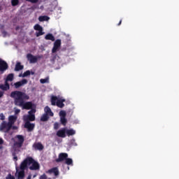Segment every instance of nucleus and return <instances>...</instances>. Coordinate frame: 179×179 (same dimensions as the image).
<instances>
[{
  "label": "nucleus",
  "instance_id": "nucleus-1",
  "mask_svg": "<svg viewBox=\"0 0 179 179\" xmlns=\"http://www.w3.org/2000/svg\"><path fill=\"white\" fill-rule=\"evenodd\" d=\"M10 97L14 99L15 106L22 107V110H34L33 102L27 101L30 99L27 94L21 91H13L10 93Z\"/></svg>",
  "mask_w": 179,
  "mask_h": 179
},
{
  "label": "nucleus",
  "instance_id": "nucleus-2",
  "mask_svg": "<svg viewBox=\"0 0 179 179\" xmlns=\"http://www.w3.org/2000/svg\"><path fill=\"white\" fill-rule=\"evenodd\" d=\"M29 166H30L29 167ZM24 167H26L27 169H29V170L31 171L40 170V164L34 160L33 157H27L22 162V168L24 169Z\"/></svg>",
  "mask_w": 179,
  "mask_h": 179
},
{
  "label": "nucleus",
  "instance_id": "nucleus-3",
  "mask_svg": "<svg viewBox=\"0 0 179 179\" xmlns=\"http://www.w3.org/2000/svg\"><path fill=\"white\" fill-rule=\"evenodd\" d=\"M43 58V55H37L34 56L31 53H28L27 55V61H29V64H36L38 59H41Z\"/></svg>",
  "mask_w": 179,
  "mask_h": 179
},
{
  "label": "nucleus",
  "instance_id": "nucleus-4",
  "mask_svg": "<svg viewBox=\"0 0 179 179\" xmlns=\"http://www.w3.org/2000/svg\"><path fill=\"white\" fill-rule=\"evenodd\" d=\"M12 129V126L10 123H6V122L3 121L0 125V131H3L6 134H8L10 129Z\"/></svg>",
  "mask_w": 179,
  "mask_h": 179
},
{
  "label": "nucleus",
  "instance_id": "nucleus-5",
  "mask_svg": "<svg viewBox=\"0 0 179 179\" xmlns=\"http://www.w3.org/2000/svg\"><path fill=\"white\" fill-rule=\"evenodd\" d=\"M23 165V162H22L20 165V169L21 171H19V168H16V173H17V178L18 179H24V171L27 169L26 167H24V169L22 168V166Z\"/></svg>",
  "mask_w": 179,
  "mask_h": 179
},
{
  "label": "nucleus",
  "instance_id": "nucleus-6",
  "mask_svg": "<svg viewBox=\"0 0 179 179\" xmlns=\"http://www.w3.org/2000/svg\"><path fill=\"white\" fill-rule=\"evenodd\" d=\"M9 68V66L8 65V63L3 60L2 59H0V72L1 73H3L5 71L8 70Z\"/></svg>",
  "mask_w": 179,
  "mask_h": 179
},
{
  "label": "nucleus",
  "instance_id": "nucleus-7",
  "mask_svg": "<svg viewBox=\"0 0 179 179\" xmlns=\"http://www.w3.org/2000/svg\"><path fill=\"white\" fill-rule=\"evenodd\" d=\"M36 113V109H31L28 112V115L27 118L25 119V121H36V115H34V113Z\"/></svg>",
  "mask_w": 179,
  "mask_h": 179
},
{
  "label": "nucleus",
  "instance_id": "nucleus-8",
  "mask_svg": "<svg viewBox=\"0 0 179 179\" xmlns=\"http://www.w3.org/2000/svg\"><path fill=\"white\" fill-rule=\"evenodd\" d=\"M15 138L17 139V141L15 143V146L22 148V146H23V143H24V136L22 135H17Z\"/></svg>",
  "mask_w": 179,
  "mask_h": 179
},
{
  "label": "nucleus",
  "instance_id": "nucleus-9",
  "mask_svg": "<svg viewBox=\"0 0 179 179\" xmlns=\"http://www.w3.org/2000/svg\"><path fill=\"white\" fill-rule=\"evenodd\" d=\"M34 29L38 31L36 32V37H40V36H43L44 34V32L43 31V27H41L40 24H35Z\"/></svg>",
  "mask_w": 179,
  "mask_h": 179
},
{
  "label": "nucleus",
  "instance_id": "nucleus-10",
  "mask_svg": "<svg viewBox=\"0 0 179 179\" xmlns=\"http://www.w3.org/2000/svg\"><path fill=\"white\" fill-rule=\"evenodd\" d=\"M60 47H61V40L57 39L54 43V45L52 49V54H55V52H57L58 50H59Z\"/></svg>",
  "mask_w": 179,
  "mask_h": 179
},
{
  "label": "nucleus",
  "instance_id": "nucleus-11",
  "mask_svg": "<svg viewBox=\"0 0 179 179\" xmlns=\"http://www.w3.org/2000/svg\"><path fill=\"white\" fill-rule=\"evenodd\" d=\"M67 157H68V153L61 152L59 155L58 158L56 159L55 162L56 163H61L62 162H64V160H66Z\"/></svg>",
  "mask_w": 179,
  "mask_h": 179
},
{
  "label": "nucleus",
  "instance_id": "nucleus-12",
  "mask_svg": "<svg viewBox=\"0 0 179 179\" xmlns=\"http://www.w3.org/2000/svg\"><path fill=\"white\" fill-rule=\"evenodd\" d=\"M56 135L58 138H66V128L64 127L58 130Z\"/></svg>",
  "mask_w": 179,
  "mask_h": 179
},
{
  "label": "nucleus",
  "instance_id": "nucleus-13",
  "mask_svg": "<svg viewBox=\"0 0 179 179\" xmlns=\"http://www.w3.org/2000/svg\"><path fill=\"white\" fill-rule=\"evenodd\" d=\"M46 173H48V174H54L55 177H58V176H59V170L57 167L49 169Z\"/></svg>",
  "mask_w": 179,
  "mask_h": 179
},
{
  "label": "nucleus",
  "instance_id": "nucleus-14",
  "mask_svg": "<svg viewBox=\"0 0 179 179\" xmlns=\"http://www.w3.org/2000/svg\"><path fill=\"white\" fill-rule=\"evenodd\" d=\"M34 127H36V124L31 123L29 121H26L24 128H27L28 132H31L34 129Z\"/></svg>",
  "mask_w": 179,
  "mask_h": 179
},
{
  "label": "nucleus",
  "instance_id": "nucleus-15",
  "mask_svg": "<svg viewBox=\"0 0 179 179\" xmlns=\"http://www.w3.org/2000/svg\"><path fill=\"white\" fill-rule=\"evenodd\" d=\"M24 85H27V80L26 79H22L21 81H18L14 83L15 89H19V87H21V86H23Z\"/></svg>",
  "mask_w": 179,
  "mask_h": 179
},
{
  "label": "nucleus",
  "instance_id": "nucleus-16",
  "mask_svg": "<svg viewBox=\"0 0 179 179\" xmlns=\"http://www.w3.org/2000/svg\"><path fill=\"white\" fill-rule=\"evenodd\" d=\"M0 89L2 92H8L10 89V85L9 83H6L4 81V84H0Z\"/></svg>",
  "mask_w": 179,
  "mask_h": 179
},
{
  "label": "nucleus",
  "instance_id": "nucleus-17",
  "mask_svg": "<svg viewBox=\"0 0 179 179\" xmlns=\"http://www.w3.org/2000/svg\"><path fill=\"white\" fill-rule=\"evenodd\" d=\"M33 148L35 150H43L44 149V145L41 143H35L33 145Z\"/></svg>",
  "mask_w": 179,
  "mask_h": 179
},
{
  "label": "nucleus",
  "instance_id": "nucleus-18",
  "mask_svg": "<svg viewBox=\"0 0 179 179\" xmlns=\"http://www.w3.org/2000/svg\"><path fill=\"white\" fill-rule=\"evenodd\" d=\"M45 114L49 115L50 117H54V113L51 110V108L49 106H45L44 108Z\"/></svg>",
  "mask_w": 179,
  "mask_h": 179
},
{
  "label": "nucleus",
  "instance_id": "nucleus-19",
  "mask_svg": "<svg viewBox=\"0 0 179 179\" xmlns=\"http://www.w3.org/2000/svg\"><path fill=\"white\" fill-rule=\"evenodd\" d=\"M13 79H15V74L10 73L7 76L4 82H6V83H9V82H13Z\"/></svg>",
  "mask_w": 179,
  "mask_h": 179
},
{
  "label": "nucleus",
  "instance_id": "nucleus-20",
  "mask_svg": "<svg viewBox=\"0 0 179 179\" xmlns=\"http://www.w3.org/2000/svg\"><path fill=\"white\" fill-rule=\"evenodd\" d=\"M17 117L15 115H10L8 117V124L12 127L16 122Z\"/></svg>",
  "mask_w": 179,
  "mask_h": 179
},
{
  "label": "nucleus",
  "instance_id": "nucleus-21",
  "mask_svg": "<svg viewBox=\"0 0 179 179\" xmlns=\"http://www.w3.org/2000/svg\"><path fill=\"white\" fill-rule=\"evenodd\" d=\"M64 101L65 99H59L57 101L56 106L59 108H64V107H65Z\"/></svg>",
  "mask_w": 179,
  "mask_h": 179
},
{
  "label": "nucleus",
  "instance_id": "nucleus-22",
  "mask_svg": "<svg viewBox=\"0 0 179 179\" xmlns=\"http://www.w3.org/2000/svg\"><path fill=\"white\" fill-rule=\"evenodd\" d=\"M24 66L23 65L21 64L20 62H17V64H15V71L16 72H19V71H22V69H23Z\"/></svg>",
  "mask_w": 179,
  "mask_h": 179
},
{
  "label": "nucleus",
  "instance_id": "nucleus-23",
  "mask_svg": "<svg viewBox=\"0 0 179 179\" xmlns=\"http://www.w3.org/2000/svg\"><path fill=\"white\" fill-rule=\"evenodd\" d=\"M66 134L67 136H72L73 135H75V134H76V131H75V130H73V129H66Z\"/></svg>",
  "mask_w": 179,
  "mask_h": 179
},
{
  "label": "nucleus",
  "instance_id": "nucleus-24",
  "mask_svg": "<svg viewBox=\"0 0 179 179\" xmlns=\"http://www.w3.org/2000/svg\"><path fill=\"white\" fill-rule=\"evenodd\" d=\"M45 40H50L51 41H55V38L54 37V35L52 34H48L45 36Z\"/></svg>",
  "mask_w": 179,
  "mask_h": 179
},
{
  "label": "nucleus",
  "instance_id": "nucleus-25",
  "mask_svg": "<svg viewBox=\"0 0 179 179\" xmlns=\"http://www.w3.org/2000/svg\"><path fill=\"white\" fill-rule=\"evenodd\" d=\"M48 120H50V115L45 113H44L41 117V121L43 122H45L46 121H48Z\"/></svg>",
  "mask_w": 179,
  "mask_h": 179
},
{
  "label": "nucleus",
  "instance_id": "nucleus-26",
  "mask_svg": "<svg viewBox=\"0 0 179 179\" xmlns=\"http://www.w3.org/2000/svg\"><path fill=\"white\" fill-rule=\"evenodd\" d=\"M38 20L39 22H47V20H50V17L47 15L40 16Z\"/></svg>",
  "mask_w": 179,
  "mask_h": 179
},
{
  "label": "nucleus",
  "instance_id": "nucleus-27",
  "mask_svg": "<svg viewBox=\"0 0 179 179\" xmlns=\"http://www.w3.org/2000/svg\"><path fill=\"white\" fill-rule=\"evenodd\" d=\"M58 97L53 96L51 97V104L52 106H57V101H58Z\"/></svg>",
  "mask_w": 179,
  "mask_h": 179
},
{
  "label": "nucleus",
  "instance_id": "nucleus-28",
  "mask_svg": "<svg viewBox=\"0 0 179 179\" xmlns=\"http://www.w3.org/2000/svg\"><path fill=\"white\" fill-rule=\"evenodd\" d=\"M65 164H67V166H73V160L67 157L65 160Z\"/></svg>",
  "mask_w": 179,
  "mask_h": 179
},
{
  "label": "nucleus",
  "instance_id": "nucleus-29",
  "mask_svg": "<svg viewBox=\"0 0 179 179\" xmlns=\"http://www.w3.org/2000/svg\"><path fill=\"white\" fill-rule=\"evenodd\" d=\"M40 83L42 85H44V83H50V77H46L45 78H41L40 80Z\"/></svg>",
  "mask_w": 179,
  "mask_h": 179
},
{
  "label": "nucleus",
  "instance_id": "nucleus-30",
  "mask_svg": "<svg viewBox=\"0 0 179 179\" xmlns=\"http://www.w3.org/2000/svg\"><path fill=\"white\" fill-rule=\"evenodd\" d=\"M60 122L62 124L64 125V127L66 126V123L68 122V120H66V117H60Z\"/></svg>",
  "mask_w": 179,
  "mask_h": 179
},
{
  "label": "nucleus",
  "instance_id": "nucleus-31",
  "mask_svg": "<svg viewBox=\"0 0 179 179\" xmlns=\"http://www.w3.org/2000/svg\"><path fill=\"white\" fill-rule=\"evenodd\" d=\"M59 116H60V118L66 117V112H65V110H60L59 111Z\"/></svg>",
  "mask_w": 179,
  "mask_h": 179
},
{
  "label": "nucleus",
  "instance_id": "nucleus-32",
  "mask_svg": "<svg viewBox=\"0 0 179 179\" xmlns=\"http://www.w3.org/2000/svg\"><path fill=\"white\" fill-rule=\"evenodd\" d=\"M12 6H17L19 5V0H11Z\"/></svg>",
  "mask_w": 179,
  "mask_h": 179
},
{
  "label": "nucleus",
  "instance_id": "nucleus-33",
  "mask_svg": "<svg viewBox=\"0 0 179 179\" xmlns=\"http://www.w3.org/2000/svg\"><path fill=\"white\" fill-rule=\"evenodd\" d=\"M30 75H31L30 71L27 70V71H26L23 73L22 76H23V78H26L27 76H30Z\"/></svg>",
  "mask_w": 179,
  "mask_h": 179
},
{
  "label": "nucleus",
  "instance_id": "nucleus-34",
  "mask_svg": "<svg viewBox=\"0 0 179 179\" xmlns=\"http://www.w3.org/2000/svg\"><path fill=\"white\" fill-rule=\"evenodd\" d=\"M54 129H59V123L58 122H55L54 124Z\"/></svg>",
  "mask_w": 179,
  "mask_h": 179
},
{
  "label": "nucleus",
  "instance_id": "nucleus-35",
  "mask_svg": "<svg viewBox=\"0 0 179 179\" xmlns=\"http://www.w3.org/2000/svg\"><path fill=\"white\" fill-rule=\"evenodd\" d=\"M27 2H31V3H37L38 2V0H25Z\"/></svg>",
  "mask_w": 179,
  "mask_h": 179
},
{
  "label": "nucleus",
  "instance_id": "nucleus-36",
  "mask_svg": "<svg viewBox=\"0 0 179 179\" xmlns=\"http://www.w3.org/2000/svg\"><path fill=\"white\" fill-rule=\"evenodd\" d=\"M39 179H47V175H45V173H43L39 177Z\"/></svg>",
  "mask_w": 179,
  "mask_h": 179
},
{
  "label": "nucleus",
  "instance_id": "nucleus-37",
  "mask_svg": "<svg viewBox=\"0 0 179 179\" xmlns=\"http://www.w3.org/2000/svg\"><path fill=\"white\" fill-rule=\"evenodd\" d=\"M13 160H15V162H17V156H16V153L13 152Z\"/></svg>",
  "mask_w": 179,
  "mask_h": 179
},
{
  "label": "nucleus",
  "instance_id": "nucleus-38",
  "mask_svg": "<svg viewBox=\"0 0 179 179\" xmlns=\"http://www.w3.org/2000/svg\"><path fill=\"white\" fill-rule=\"evenodd\" d=\"M0 120H1V121L5 120V115H3V113L0 114Z\"/></svg>",
  "mask_w": 179,
  "mask_h": 179
},
{
  "label": "nucleus",
  "instance_id": "nucleus-39",
  "mask_svg": "<svg viewBox=\"0 0 179 179\" xmlns=\"http://www.w3.org/2000/svg\"><path fill=\"white\" fill-rule=\"evenodd\" d=\"M6 179H15V177L13 176H11L10 174H9L7 176Z\"/></svg>",
  "mask_w": 179,
  "mask_h": 179
},
{
  "label": "nucleus",
  "instance_id": "nucleus-40",
  "mask_svg": "<svg viewBox=\"0 0 179 179\" xmlns=\"http://www.w3.org/2000/svg\"><path fill=\"white\" fill-rule=\"evenodd\" d=\"M3 94H5V92L3 91H0V99L3 97Z\"/></svg>",
  "mask_w": 179,
  "mask_h": 179
},
{
  "label": "nucleus",
  "instance_id": "nucleus-41",
  "mask_svg": "<svg viewBox=\"0 0 179 179\" xmlns=\"http://www.w3.org/2000/svg\"><path fill=\"white\" fill-rule=\"evenodd\" d=\"M0 145H3V139L2 138H0Z\"/></svg>",
  "mask_w": 179,
  "mask_h": 179
},
{
  "label": "nucleus",
  "instance_id": "nucleus-42",
  "mask_svg": "<svg viewBox=\"0 0 179 179\" xmlns=\"http://www.w3.org/2000/svg\"><path fill=\"white\" fill-rule=\"evenodd\" d=\"M20 113V109L15 110V114H19Z\"/></svg>",
  "mask_w": 179,
  "mask_h": 179
},
{
  "label": "nucleus",
  "instance_id": "nucleus-43",
  "mask_svg": "<svg viewBox=\"0 0 179 179\" xmlns=\"http://www.w3.org/2000/svg\"><path fill=\"white\" fill-rule=\"evenodd\" d=\"M122 23V20H120L119 23L117 24V26H121V24Z\"/></svg>",
  "mask_w": 179,
  "mask_h": 179
},
{
  "label": "nucleus",
  "instance_id": "nucleus-44",
  "mask_svg": "<svg viewBox=\"0 0 179 179\" xmlns=\"http://www.w3.org/2000/svg\"><path fill=\"white\" fill-rule=\"evenodd\" d=\"M27 179H31V175H29Z\"/></svg>",
  "mask_w": 179,
  "mask_h": 179
},
{
  "label": "nucleus",
  "instance_id": "nucleus-45",
  "mask_svg": "<svg viewBox=\"0 0 179 179\" xmlns=\"http://www.w3.org/2000/svg\"><path fill=\"white\" fill-rule=\"evenodd\" d=\"M31 75H34V72L31 71Z\"/></svg>",
  "mask_w": 179,
  "mask_h": 179
},
{
  "label": "nucleus",
  "instance_id": "nucleus-46",
  "mask_svg": "<svg viewBox=\"0 0 179 179\" xmlns=\"http://www.w3.org/2000/svg\"><path fill=\"white\" fill-rule=\"evenodd\" d=\"M49 179H51V178H50Z\"/></svg>",
  "mask_w": 179,
  "mask_h": 179
}]
</instances>
